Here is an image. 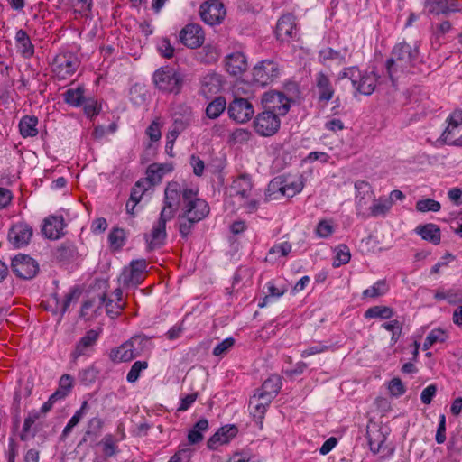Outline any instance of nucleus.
<instances>
[{
	"instance_id": "obj_1",
	"label": "nucleus",
	"mask_w": 462,
	"mask_h": 462,
	"mask_svg": "<svg viewBox=\"0 0 462 462\" xmlns=\"http://www.w3.org/2000/svg\"><path fill=\"white\" fill-rule=\"evenodd\" d=\"M417 56L418 49L416 47H412L404 42L397 44L386 63V69L391 79L393 81L399 73H402L411 68Z\"/></svg>"
},
{
	"instance_id": "obj_2",
	"label": "nucleus",
	"mask_w": 462,
	"mask_h": 462,
	"mask_svg": "<svg viewBox=\"0 0 462 462\" xmlns=\"http://www.w3.org/2000/svg\"><path fill=\"white\" fill-rule=\"evenodd\" d=\"M340 78H347L359 94L370 96L375 90L379 76L374 71H362L357 67L346 68Z\"/></svg>"
},
{
	"instance_id": "obj_3",
	"label": "nucleus",
	"mask_w": 462,
	"mask_h": 462,
	"mask_svg": "<svg viewBox=\"0 0 462 462\" xmlns=\"http://www.w3.org/2000/svg\"><path fill=\"white\" fill-rule=\"evenodd\" d=\"M148 338L144 336H134L118 347L110 351L109 357L115 363L129 362L139 356L146 347Z\"/></svg>"
},
{
	"instance_id": "obj_4",
	"label": "nucleus",
	"mask_w": 462,
	"mask_h": 462,
	"mask_svg": "<svg viewBox=\"0 0 462 462\" xmlns=\"http://www.w3.org/2000/svg\"><path fill=\"white\" fill-rule=\"evenodd\" d=\"M153 82L162 92L179 94L182 88L183 77L172 68L162 67L154 72Z\"/></svg>"
},
{
	"instance_id": "obj_5",
	"label": "nucleus",
	"mask_w": 462,
	"mask_h": 462,
	"mask_svg": "<svg viewBox=\"0 0 462 462\" xmlns=\"http://www.w3.org/2000/svg\"><path fill=\"white\" fill-rule=\"evenodd\" d=\"M182 213L195 222L204 219L209 213V206L204 199L197 198V191L186 189L183 193Z\"/></svg>"
},
{
	"instance_id": "obj_6",
	"label": "nucleus",
	"mask_w": 462,
	"mask_h": 462,
	"mask_svg": "<svg viewBox=\"0 0 462 462\" xmlns=\"http://www.w3.org/2000/svg\"><path fill=\"white\" fill-rule=\"evenodd\" d=\"M173 124L167 134V144L173 143L193 121V113L186 104H178L172 107Z\"/></svg>"
},
{
	"instance_id": "obj_7",
	"label": "nucleus",
	"mask_w": 462,
	"mask_h": 462,
	"mask_svg": "<svg viewBox=\"0 0 462 462\" xmlns=\"http://www.w3.org/2000/svg\"><path fill=\"white\" fill-rule=\"evenodd\" d=\"M79 64L78 57L72 52H60L55 56L51 70L58 79H66L76 72Z\"/></svg>"
},
{
	"instance_id": "obj_8",
	"label": "nucleus",
	"mask_w": 462,
	"mask_h": 462,
	"mask_svg": "<svg viewBox=\"0 0 462 462\" xmlns=\"http://www.w3.org/2000/svg\"><path fill=\"white\" fill-rule=\"evenodd\" d=\"M147 262L144 259L134 260L125 267L118 282L125 287H136L144 280Z\"/></svg>"
},
{
	"instance_id": "obj_9",
	"label": "nucleus",
	"mask_w": 462,
	"mask_h": 462,
	"mask_svg": "<svg viewBox=\"0 0 462 462\" xmlns=\"http://www.w3.org/2000/svg\"><path fill=\"white\" fill-rule=\"evenodd\" d=\"M187 188L182 189L180 184L177 181L169 182L164 190V206L161 212H165L173 218L177 212L181 199H183V193Z\"/></svg>"
},
{
	"instance_id": "obj_10",
	"label": "nucleus",
	"mask_w": 462,
	"mask_h": 462,
	"mask_svg": "<svg viewBox=\"0 0 462 462\" xmlns=\"http://www.w3.org/2000/svg\"><path fill=\"white\" fill-rule=\"evenodd\" d=\"M229 117L236 123L248 122L254 115V109L251 102L243 97H235L227 106Z\"/></svg>"
},
{
	"instance_id": "obj_11",
	"label": "nucleus",
	"mask_w": 462,
	"mask_h": 462,
	"mask_svg": "<svg viewBox=\"0 0 462 462\" xmlns=\"http://www.w3.org/2000/svg\"><path fill=\"white\" fill-rule=\"evenodd\" d=\"M226 8L218 0H208L199 8L201 19L209 25L219 24L226 17Z\"/></svg>"
},
{
	"instance_id": "obj_12",
	"label": "nucleus",
	"mask_w": 462,
	"mask_h": 462,
	"mask_svg": "<svg viewBox=\"0 0 462 462\" xmlns=\"http://www.w3.org/2000/svg\"><path fill=\"white\" fill-rule=\"evenodd\" d=\"M280 116L271 112L263 111L254 119V129L262 136H271L280 128Z\"/></svg>"
},
{
	"instance_id": "obj_13",
	"label": "nucleus",
	"mask_w": 462,
	"mask_h": 462,
	"mask_svg": "<svg viewBox=\"0 0 462 462\" xmlns=\"http://www.w3.org/2000/svg\"><path fill=\"white\" fill-rule=\"evenodd\" d=\"M262 103L265 111H271L278 116L286 115L290 109V100L282 92L264 93Z\"/></svg>"
},
{
	"instance_id": "obj_14",
	"label": "nucleus",
	"mask_w": 462,
	"mask_h": 462,
	"mask_svg": "<svg viewBox=\"0 0 462 462\" xmlns=\"http://www.w3.org/2000/svg\"><path fill=\"white\" fill-rule=\"evenodd\" d=\"M13 273L22 279H32L38 273V263L26 254H19L13 258L11 263Z\"/></svg>"
},
{
	"instance_id": "obj_15",
	"label": "nucleus",
	"mask_w": 462,
	"mask_h": 462,
	"mask_svg": "<svg viewBox=\"0 0 462 462\" xmlns=\"http://www.w3.org/2000/svg\"><path fill=\"white\" fill-rule=\"evenodd\" d=\"M355 189L357 190L356 196V214L367 217L369 212L368 204L370 201L374 200V191L371 189L369 183L365 180L356 181Z\"/></svg>"
},
{
	"instance_id": "obj_16",
	"label": "nucleus",
	"mask_w": 462,
	"mask_h": 462,
	"mask_svg": "<svg viewBox=\"0 0 462 462\" xmlns=\"http://www.w3.org/2000/svg\"><path fill=\"white\" fill-rule=\"evenodd\" d=\"M278 74V65L273 60H263L253 69L254 80L262 86L271 83Z\"/></svg>"
},
{
	"instance_id": "obj_17",
	"label": "nucleus",
	"mask_w": 462,
	"mask_h": 462,
	"mask_svg": "<svg viewBox=\"0 0 462 462\" xmlns=\"http://www.w3.org/2000/svg\"><path fill=\"white\" fill-rule=\"evenodd\" d=\"M33 231L30 225L24 222L14 224L8 232L9 242L17 248L27 245L32 239Z\"/></svg>"
},
{
	"instance_id": "obj_18",
	"label": "nucleus",
	"mask_w": 462,
	"mask_h": 462,
	"mask_svg": "<svg viewBox=\"0 0 462 462\" xmlns=\"http://www.w3.org/2000/svg\"><path fill=\"white\" fill-rule=\"evenodd\" d=\"M276 37L282 42H290L298 36L295 17L291 14H283L276 24Z\"/></svg>"
},
{
	"instance_id": "obj_19",
	"label": "nucleus",
	"mask_w": 462,
	"mask_h": 462,
	"mask_svg": "<svg viewBox=\"0 0 462 462\" xmlns=\"http://www.w3.org/2000/svg\"><path fill=\"white\" fill-rule=\"evenodd\" d=\"M180 41L190 49L200 47L204 42V32L199 24L189 23L180 32Z\"/></svg>"
},
{
	"instance_id": "obj_20",
	"label": "nucleus",
	"mask_w": 462,
	"mask_h": 462,
	"mask_svg": "<svg viewBox=\"0 0 462 462\" xmlns=\"http://www.w3.org/2000/svg\"><path fill=\"white\" fill-rule=\"evenodd\" d=\"M166 212L167 211L160 213L158 221L152 226L151 232V239L149 242V246L151 249L160 247L164 244L167 236L166 224L168 221L172 219Z\"/></svg>"
},
{
	"instance_id": "obj_21",
	"label": "nucleus",
	"mask_w": 462,
	"mask_h": 462,
	"mask_svg": "<svg viewBox=\"0 0 462 462\" xmlns=\"http://www.w3.org/2000/svg\"><path fill=\"white\" fill-rule=\"evenodd\" d=\"M315 88L319 101L328 103L332 99L335 89L329 78L323 72H319L315 77Z\"/></svg>"
},
{
	"instance_id": "obj_22",
	"label": "nucleus",
	"mask_w": 462,
	"mask_h": 462,
	"mask_svg": "<svg viewBox=\"0 0 462 462\" xmlns=\"http://www.w3.org/2000/svg\"><path fill=\"white\" fill-rule=\"evenodd\" d=\"M225 65L230 75L238 76L246 70L247 60L242 52L236 51L226 57Z\"/></svg>"
},
{
	"instance_id": "obj_23",
	"label": "nucleus",
	"mask_w": 462,
	"mask_h": 462,
	"mask_svg": "<svg viewBox=\"0 0 462 462\" xmlns=\"http://www.w3.org/2000/svg\"><path fill=\"white\" fill-rule=\"evenodd\" d=\"M64 227L62 217L50 216L44 219L42 233L50 239H58Z\"/></svg>"
},
{
	"instance_id": "obj_24",
	"label": "nucleus",
	"mask_w": 462,
	"mask_h": 462,
	"mask_svg": "<svg viewBox=\"0 0 462 462\" xmlns=\"http://www.w3.org/2000/svg\"><path fill=\"white\" fill-rule=\"evenodd\" d=\"M366 437L368 439L370 450L374 454L380 452L383 443L386 440V436L383 432L382 429L375 423L368 425L366 430Z\"/></svg>"
},
{
	"instance_id": "obj_25",
	"label": "nucleus",
	"mask_w": 462,
	"mask_h": 462,
	"mask_svg": "<svg viewBox=\"0 0 462 462\" xmlns=\"http://www.w3.org/2000/svg\"><path fill=\"white\" fill-rule=\"evenodd\" d=\"M237 433L235 426H225L220 428L208 440V447L210 449H217L220 445L229 442Z\"/></svg>"
},
{
	"instance_id": "obj_26",
	"label": "nucleus",
	"mask_w": 462,
	"mask_h": 462,
	"mask_svg": "<svg viewBox=\"0 0 462 462\" xmlns=\"http://www.w3.org/2000/svg\"><path fill=\"white\" fill-rule=\"evenodd\" d=\"M15 45L17 51L24 59H29L34 54V45L28 33L24 30H18L15 34Z\"/></svg>"
},
{
	"instance_id": "obj_27",
	"label": "nucleus",
	"mask_w": 462,
	"mask_h": 462,
	"mask_svg": "<svg viewBox=\"0 0 462 462\" xmlns=\"http://www.w3.org/2000/svg\"><path fill=\"white\" fill-rule=\"evenodd\" d=\"M97 338L98 333L96 330L90 329L87 331L84 337L80 338L74 351L72 352V358L76 360L79 356L86 355L87 350L96 344Z\"/></svg>"
},
{
	"instance_id": "obj_28",
	"label": "nucleus",
	"mask_w": 462,
	"mask_h": 462,
	"mask_svg": "<svg viewBox=\"0 0 462 462\" xmlns=\"http://www.w3.org/2000/svg\"><path fill=\"white\" fill-rule=\"evenodd\" d=\"M416 232L422 237V239L429 241L433 245H438L440 243V229L435 224L430 223L419 226L416 227Z\"/></svg>"
},
{
	"instance_id": "obj_29",
	"label": "nucleus",
	"mask_w": 462,
	"mask_h": 462,
	"mask_svg": "<svg viewBox=\"0 0 462 462\" xmlns=\"http://www.w3.org/2000/svg\"><path fill=\"white\" fill-rule=\"evenodd\" d=\"M231 189L236 196H239L242 199L248 198L252 190L251 179L247 175H240L233 181Z\"/></svg>"
},
{
	"instance_id": "obj_30",
	"label": "nucleus",
	"mask_w": 462,
	"mask_h": 462,
	"mask_svg": "<svg viewBox=\"0 0 462 462\" xmlns=\"http://www.w3.org/2000/svg\"><path fill=\"white\" fill-rule=\"evenodd\" d=\"M291 244L287 241L275 244L269 249L265 261L274 263L280 257H286L291 252Z\"/></svg>"
},
{
	"instance_id": "obj_31",
	"label": "nucleus",
	"mask_w": 462,
	"mask_h": 462,
	"mask_svg": "<svg viewBox=\"0 0 462 462\" xmlns=\"http://www.w3.org/2000/svg\"><path fill=\"white\" fill-rule=\"evenodd\" d=\"M282 176L273 179L265 190L266 200H276L285 197L283 194L284 186L282 185Z\"/></svg>"
},
{
	"instance_id": "obj_32",
	"label": "nucleus",
	"mask_w": 462,
	"mask_h": 462,
	"mask_svg": "<svg viewBox=\"0 0 462 462\" xmlns=\"http://www.w3.org/2000/svg\"><path fill=\"white\" fill-rule=\"evenodd\" d=\"M38 118L36 116H25L19 123L20 134L23 137H33L38 134Z\"/></svg>"
},
{
	"instance_id": "obj_33",
	"label": "nucleus",
	"mask_w": 462,
	"mask_h": 462,
	"mask_svg": "<svg viewBox=\"0 0 462 462\" xmlns=\"http://www.w3.org/2000/svg\"><path fill=\"white\" fill-rule=\"evenodd\" d=\"M85 88L78 87L76 88H69L63 93V99L66 104L79 107L81 106L85 99Z\"/></svg>"
},
{
	"instance_id": "obj_34",
	"label": "nucleus",
	"mask_w": 462,
	"mask_h": 462,
	"mask_svg": "<svg viewBox=\"0 0 462 462\" xmlns=\"http://www.w3.org/2000/svg\"><path fill=\"white\" fill-rule=\"evenodd\" d=\"M99 303L105 305L106 314L112 319L119 317L125 307V302H117L107 299L105 293L99 296Z\"/></svg>"
},
{
	"instance_id": "obj_35",
	"label": "nucleus",
	"mask_w": 462,
	"mask_h": 462,
	"mask_svg": "<svg viewBox=\"0 0 462 462\" xmlns=\"http://www.w3.org/2000/svg\"><path fill=\"white\" fill-rule=\"evenodd\" d=\"M393 315L394 311L392 308L383 305L373 306L367 309L364 313L365 319H390Z\"/></svg>"
},
{
	"instance_id": "obj_36",
	"label": "nucleus",
	"mask_w": 462,
	"mask_h": 462,
	"mask_svg": "<svg viewBox=\"0 0 462 462\" xmlns=\"http://www.w3.org/2000/svg\"><path fill=\"white\" fill-rule=\"evenodd\" d=\"M283 182V194L287 198H292L296 194L300 193L303 189V181L300 177L299 178H291V177H282Z\"/></svg>"
},
{
	"instance_id": "obj_37",
	"label": "nucleus",
	"mask_w": 462,
	"mask_h": 462,
	"mask_svg": "<svg viewBox=\"0 0 462 462\" xmlns=\"http://www.w3.org/2000/svg\"><path fill=\"white\" fill-rule=\"evenodd\" d=\"M221 88L222 81L217 74H208L202 79V91L205 94H216Z\"/></svg>"
},
{
	"instance_id": "obj_38",
	"label": "nucleus",
	"mask_w": 462,
	"mask_h": 462,
	"mask_svg": "<svg viewBox=\"0 0 462 462\" xmlns=\"http://www.w3.org/2000/svg\"><path fill=\"white\" fill-rule=\"evenodd\" d=\"M389 291V286L385 280H379L374 282L370 288L365 289L362 292V299H375L386 294Z\"/></svg>"
},
{
	"instance_id": "obj_39",
	"label": "nucleus",
	"mask_w": 462,
	"mask_h": 462,
	"mask_svg": "<svg viewBox=\"0 0 462 462\" xmlns=\"http://www.w3.org/2000/svg\"><path fill=\"white\" fill-rule=\"evenodd\" d=\"M120 441L112 434H106L100 441L102 453L106 457H111L118 453L117 442Z\"/></svg>"
},
{
	"instance_id": "obj_40",
	"label": "nucleus",
	"mask_w": 462,
	"mask_h": 462,
	"mask_svg": "<svg viewBox=\"0 0 462 462\" xmlns=\"http://www.w3.org/2000/svg\"><path fill=\"white\" fill-rule=\"evenodd\" d=\"M226 106V102L224 97H216L208 105L206 108V115L210 119H216L224 112Z\"/></svg>"
},
{
	"instance_id": "obj_41",
	"label": "nucleus",
	"mask_w": 462,
	"mask_h": 462,
	"mask_svg": "<svg viewBox=\"0 0 462 462\" xmlns=\"http://www.w3.org/2000/svg\"><path fill=\"white\" fill-rule=\"evenodd\" d=\"M73 377L69 374H63L59 381L58 389L52 393L59 400H63L70 393L73 386Z\"/></svg>"
},
{
	"instance_id": "obj_42",
	"label": "nucleus",
	"mask_w": 462,
	"mask_h": 462,
	"mask_svg": "<svg viewBox=\"0 0 462 462\" xmlns=\"http://www.w3.org/2000/svg\"><path fill=\"white\" fill-rule=\"evenodd\" d=\"M208 422L206 419H200L189 430L188 434V440L189 444H197L203 439L202 432L207 430Z\"/></svg>"
},
{
	"instance_id": "obj_43",
	"label": "nucleus",
	"mask_w": 462,
	"mask_h": 462,
	"mask_svg": "<svg viewBox=\"0 0 462 462\" xmlns=\"http://www.w3.org/2000/svg\"><path fill=\"white\" fill-rule=\"evenodd\" d=\"M392 206L393 202L388 199L374 200V203L369 207L368 216H384L390 210Z\"/></svg>"
},
{
	"instance_id": "obj_44",
	"label": "nucleus",
	"mask_w": 462,
	"mask_h": 462,
	"mask_svg": "<svg viewBox=\"0 0 462 462\" xmlns=\"http://www.w3.org/2000/svg\"><path fill=\"white\" fill-rule=\"evenodd\" d=\"M281 377L279 375L273 374L263 382L260 390L275 397L281 390Z\"/></svg>"
},
{
	"instance_id": "obj_45",
	"label": "nucleus",
	"mask_w": 462,
	"mask_h": 462,
	"mask_svg": "<svg viewBox=\"0 0 462 462\" xmlns=\"http://www.w3.org/2000/svg\"><path fill=\"white\" fill-rule=\"evenodd\" d=\"M165 172L166 168L164 165L153 163L148 167L146 174L152 184H157L161 182Z\"/></svg>"
},
{
	"instance_id": "obj_46",
	"label": "nucleus",
	"mask_w": 462,
	"mask_h": 462,
	"mask_svg": "<svg viewBox=\"0 0 462 462\" xmlns=\"http://www.w3.org/2000/svg\"><path fill=\"white\" fill-rule=\"evenodd\" d=\"M462 127H454V129H449V124L444 130L442 134L443 141L448 144L453 145H460L461 140L460 138H457V136H462L461 134Z\"/></svg>"
},
{
	"instance_id": "obj_47",
	"label": "nucleus",
	"mask_w": 462,
	"mask_h": 462,
	"mask_svg": "<svg viewBox=\"0 0 462 462\" xmlns=\"http://www.w3.org/2000/svg\"><path fill=\"white\" fill-rule=\"evenodd\" d=\"M416 210L419 212H438L441 208V205L439 201L431 199H420L416 202L415 205Z\"/></svg>"
},
{
	"instance_id": "obj_48",
	"label": "nucleus",
	"mask_w": 462,
	"mask_h": 462,
	"mask_svg": "<svg viewBox=\"0 0 462 462\" xmlns=\"http://www.w3.org/2000/svg\"><path fill=\"white\" fill-rule=\"evenodd\" d=\"M148 368L147 361H135L126 375L128 383H135L143 371Z\"/></svg>"
},
{
	"instance_id": "obj_49",
	"label": "nucleus",
	"mask_w": 462,
	"mask_h": 462,
	"mask_svg": "<svg viewBox=\"0 0 462 462\" xmlns=\"http://www.w3.org/2000/svg\"><path fill=\"white\" fill-rule=\"evenodd\" d=\"M336 258L333 265L338 267L342 264H346L351 259L350 250L346 245H339L336 248Z\"/></svg>"
},
{
	"instance_id": "obj_50",
	"label": "nucleus",
	"mask_w": 462,
	"mask_h": 462,
	"mask_svg": "<svg viewBox=\"0 0 462 462\" xmlns=\"http://www.w3.org/2000/svg\"><path fill=\"white\" fill-rule=\"evenodd\" d=\"M125 238L124 229L114 228L108 236L110 246L115 250L120 249L125 245Z\"/></svg>"
},
{
	"instance_id": "obj_51",
	"label": "nucleus",
	"mask_w": 462,
	"mask_h": 462,
	"mask_svg": "<svg viewBox=\"0 0 462 462\" xmlns=\"http://www.w3.org/2000/svg\"><path fill=\"white\" fill-rule=\"evenodd\" d=\"M424 7L427 9L429 14L434 15H448L443 0H425Z\"/></svg>"
},
{
	"instance_id": "obj_52",
	"label": "nucleus",
	"mask_w": 462,
	"mask_h": 462,
	"mask_svg": "<svg viewBox=\"0 0 462 462\" xmlns=\"http://www.w3.org/2000/svg\"><path fill=\"white\" fill-rule=\"evenodd\" d=\"M82 106L85 115L89 118L97 116L101 111V104L94 98H85Z\"/></svg>"
},
{
	"instance_id": "obj_53",
	"label": "nucleus",
	"mask_w": 462,
	"mask_h": 462,
	"mask_svg": "<svg viewBox=\"0 0 462 462\" xmlns=\"http://www.w3.org/2000/svg\"><path fill=\"white\" fill-rule=\"evenodd\" d=\"M179 221V231L183 238H187L197 222L189 217H185L183 213L180 215Z\"/></svg>"
},
{
	"instance_id": "obj_54",
	"label": "nucleus",
	"mask_w": 462,
	"mask_h": 462,
	"mask_svg": "<svg viewBox=\"0 0 462 462\" xmlns=\"http://www.w3.org/2000/svg\"><path fill=\"white\" fill-rule=\"evenodd\" d=\"M201 61L204 63H213L219 58L217 49L212 45H206L200 52Z\"/></svg>"
},
{
	"instance_id": "obj_55",
	"label": "nucleus",
	"mask_w": 462,
	"mask_h": 462,
	"mask_svg": "<svg viewBox=\"0 0 462 462\" xmlns=\"http://www.w3.org/2000/svg\"><path fill=\"white\" fill-rule=\"evenodd\" d=\"M192 452V449L187 445L180 447L168 462H190Z\"/></svg>"
},
{
	"instance_id": "obj_56",
	"label": "nucleus",
	"mask_w": 462,
	"mask_h": 462,
	"mask_svg": "<svg viewBox=\"0 0 462 462\" xmlns=\"http://www.w3.org/2000/svg\"><path fill=\"white\" fill-rule=\"evenodd\" d=\"M451 29V23L448 20H444L432 27V36L436 41H439L441 37L449 32Z\"/></svg>"
},
{
	"instance_id": "obj_57",
	"label": "nucleus",
	"mask_w": 462,
	"mask_h": 462,
	"mask_svg": "<svg viewBox=\"0 0 462 462\" xmlns=\"http://www.w3.org/2000/svg\"><path fill=\"white\" fill-rule=\"evenodd\" d=\"M162 123L159 118L154 119L146 129V134L152 142H157L162 137Z\"/></svg>"
},
{
	"instance_id": "obj_58",
	"label": "nucleus",
	"mask_w": 462,
	"mask_h": 462,
	"mask_svg": "<svg viewBox=\"0 0 462 462\" xmlns=\"http://www.w3.org/2000/svg\"><path fill=\"white\" fill-rule=\"evenodd\" d=\"M39 419V413L36 411L31 412L24 420L23 431L21 433V439L25 440L27 439L28 434L31 432L32 426L35 423V421Z\"/></svg>"
},
{
	"instance_id": "obj_59",
	"label": "nucleus",
	"mask_w": 462,
	"mask_h": 462,
	"mask_svg": "<svg viewBox=\"0 0 462 462\" xmlns=\"http://www.w3.org/2000/svg\"><path fill=\"white\" fill-rule=\"evenodd\" d=\"M249 406L252 407L251 413L254 418L262 420L267 411V407L259 402V399L251 397Z\"/></svg>"
},
{
	"instance_id": "obj_60",
	"label": "nucleus",
	"mask_w": 462,
	"mask_h": 462,
	"mask_svg": "<svg viewBox=\"0 0 462 462\" xmlns=\"http://www.w3.org/2000/svg\"><path fill=\"white\" fill-rule=\"evenodd\" d=\"M334 232V226L328 220H321L316 228V233L319 237L327 238Z\"/></svg>"
},
{
	"instance_id": "obj_61",
	"label": "nucleus",
	"mask_w": 462,
	"mask_h": 462,
	"mask_svg": "<svg viewBox=\"0 0 462 462\" xmlns=\"http://www.w3.org/2000/svg\"><path fill=\"white\" fill-rule=\"evenodd\" d=\"M104 426V421L102 419L98 417H94L89 420L88 424V430L86 431V435H97L101 431Z\"/></svg>"
},
{
	"instance_id": "obj_62",
	"label": "nucleus",
	"mask_w": 462,
	"mask_h": 462,
	"mask_svg": "<svg viewBox=\"0 0 462 462\" xmlns=\"http://www.w3.org/2000/svg\"><path fill=\"white\" fill-rule=\"evenodd\" d=\"M235 344V340L232 337L226 338L221 343L217 345L213 349V355L216 356L226 354Z\"/></svg>"
},
{
	"instance_id": "obj_63",
	"label": "nucleus",
	"mask_w": 462,
	"mask_h": 462,
	"mask_svg": "<svg viewBox=\"0 0 462 462\" xmlns=\"http://www.w3.org/2000/svg\"><path fill=\"white\" fill-rule=\"evenodd\" d=\"M389 391L391 394L398 397L405 393V387L399 378H393L389 383Z\"/></svg>"
},
{
	"instance_id": "obj_64",
	"label": "nucleus",
	"mask_w": 462,
	"mask_h": 462,
	"mask_svg": "<svg viewBox=\"0 0 462 462\" xmlns=\"http://www.w3.org/2000/svg\"><path fill=\"white\" fill-rule=\"evenodd\" d=\"M158 50L160 53L167 59H170L174 54V48L171 44L170 41L168 39H162L158 46Z\"/></svg>"
}]
</instances>
